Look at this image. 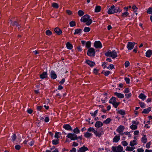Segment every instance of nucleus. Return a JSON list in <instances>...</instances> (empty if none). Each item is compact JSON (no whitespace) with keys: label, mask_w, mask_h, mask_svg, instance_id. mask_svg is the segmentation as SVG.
I'll list each match as a JSON object with an SVG mask.
<instances>
[{"label":"nucleus","mask_w":152,"mask_h":152,"mask_svg":"<svg viewBox=\"0 0 152 152\" xmlns=\"http://www.w3.org/2000/svg\"><path fill=\"white\" fill-rule=\"evenodd\" d=\"M63 128L67 130L71 131L72 129V127L69 124H64L63 125Z\"/></svg>","instance_id":"nucleus-13"},{"label":"nucleus","mask_w":152,"mask_h":152,"mask_svg":"<svg viewBox=\"0 0 152 152\" xmlns=\"http://www.w3.org/2000/svg\"><path fill=\"white\" fill-rule=\"evenodd\" d=\"M73 132L75 134H77L80 133V130L78 127H76L73 130Z\"/></svg>","instance_id":"nucleus-35"},{"label":"nucleus","mask_w":152,"mask_h":152,"mask_svg":"<svg viewBox=\"0 0 152 152\" xmlns=\"http://www.w3.org/2000/svg\"><path fill=\"white\" fill-rule=\"evenodd\" d=\"M129 15V13L127 12H123L121 15V16L123 18H126Z\"/></svg>","instance_id":"nucleus-27"},{"label":"nucleus","mask_w":152,"mask_h":152,"mask_svg":"<svg viewBox=\"0 0 152 152\" xmlns=\"http://www.w3.org/2000/svg\"><path fill=\"white\" fill-rule=\"evenodd\" d=\"M54 31L58 35H60L62 33L61 30L58 27L54 29Z\"/></svg>","instance_id":"nucleus-22"},{"label":"nucleus","mask_w":152,"mask_h":152,"mask_svg":"<svg viewBox=\"0 0 152 152\" xmlns=\"http://www.w3.org/2000/svg\"><path fill=\"white\" fill-rule=\"evenodd\" d=\"M116 98L114 96H113L110 99L109 101V102L110 104H113L114 107L116 108L119 105V103L116 102Z\"/></svg>","instance_id":"nucleus-4"},{"label":"nucleus","mask_w":152,"mask_h":152,"mask_svg":"<svg viewBox=\"0 0 152 152\" xmlns=\"http://www.w3.org/2000/svg\"><path fill=\"white\" fill-rule=\"evenodd\" d=\"M107 69H113L115 68V66L114 65L112 64H111L109 66L107 67Z\"/></svg>","instance_id":"nucleus-46"},{"label":"nucleus","mask_w":152,"mask_h":152,"mask_svg":"<svg viewBox=\"0 0 152 152\" xmlns=\"http://www.w3.org/2000/svg\"><path fill=\"white\" fill-rule=\"evenodd\" d=\"M135 45L134 42H129L128 43L127 45V48L128 50H131L132 49Z\"/></svg>","instance_id":"nucleus-10"},{"label":"nucleus","mask_w":152,"mask_h":152,"mask_svg":"<svg viewBox=\"0 0 152 152\" xmlns=\"http://www.w3.org/2000/svg\"><path fill=\"white\" fill-rule=\"evenodd\" d=\"M125 129V127L123 125H120L118 127L116 130V131L121 135L123 134V132Z\"/></svg>","instance_id":"nucleus-8"},{"label":"nucleus","mask_w":152,"mask_h":152,"mask_svg":"<svg viewBox=\"0 0 152 152\" xmlns=\"http://www.w3.org/2000/svg\"><path fill=\"white\" fill-rule=\"evenodd\" d=\"M132 123L133 124H135L134 125H137L139 124V122L136 119V120L132 121Z\"/></svg>","instance_id":"nucleus-54"},{"label":"nucleus","mask_w":152,"mask_h":152,"mask_svg":"<svg viewBox=\"0 0 152 152\" xmlns=\"http://www.w3.org/2000/svg\"><path fill=\"white\" fill-rule=\"evenodd\" d=\"M138 97L140 99L142 100H144L146 99V96L144 94L142 93H141L139 96Z\"/></svg>","instance_id":"nucleus-25"},{"label":"nucleus","mask_w":152,"mask_h":152,"mask_svg":"<svg viewBox=\"0 0 152 152\" xmlns=\"http://www.w3.org/2000/svg\"><path fill=\"white\" fill-rule=\"evenodd\" d=\"M137 141H136V140H133L130 142L129 145L132 147H133L137 145Z\"/></svg>","instance_id":"nucleus-23"},{"label":"nucleus","mask_w":152,"mask_h":152,"mask_svg":"<svg viewBox=\"0 0 152 152\" xmlns=\"http://www.w3.org/2000/svg\"><path fill=\"white\" fill-rule=\"evenodd\" d=\"M80 21L83 23H86V24L88 26L90 25L92 22V20L90 18V16L88 15H86L82 17Z\"/></svg>","instance_id":"nucleus-1"},{"label":"nucleus","mask_w":152,"mask_h":152,"mask_svg":"<svg viewBox=\"0 0 152 152\" xmlns=\"http://www.w3.org/2000/svg\"><path fill=\"white\" fill-rule=\"evenodd\" d=\"M87 64L91 67L95 65V63L94 62L91 61L89 60H87L86 61Z\"/></svg>","instance_id":"nucleus-20"},{"label":"nucleus","mask_w":152,"mask_h":152,"mask_svg":"<svg viewBox=\"0 0 152 152\" xmlns=\"http://www.w3.org/2000/svg\"><path fill=\"white\" fill-rule=\"evenodd\" d=\"M139 130H136L134 132V135L137 136L139 134Z\"/></svg>","instance_id":"nucleus-63"},{"label":"nucleus","mask_w":152,"mask_h":152,"mask_svg":"<svg viewBox=\"0 0 152 152\" xmlns=\"http://www.w3.org/2000/svg\"><path fill=\"white\" fill-rule=\"evenodd\" d=\"M103 124L100 121H97L95 124V126L96 128H100L102 126Z\"/></svg>","instance_id":"nucleus-17"},{"label":"nucleus","mask_w":152,"mask_h":152,"mask_svg":"<svg viewBox=\"0 0 152 152\" xmlns=\"http://www.w3.org/2000/svg\"><path fill=\"white\" fill-rule=\"evenodd\" d=\"M66 12L69 15H71L72 14V11H71L69 10H66Z\"/></svg>","instance_id":"nucleus-64"},{"label":"nucleus","mask_w":152,"mask_h":152,"mask_svg":"<svg viewBox=\"0 0 152 152\" xmlns=\"http://www.w3.org/2000/svg\"><path fill=\"white\" fill-rule=\"evenodd\" d=\"M152 145V142L151 141H150L148 142L146 144V148H147V149H148L150 148L151 147V145Z\"/></svg>","instance_id":"nucleus-37"},{"label":"nucleus","mask_w":152,"mask_h":152,"mask_svg":"<svg viewBox=\"0 0 152 152\" xmlns=\"http://www.w3.org/2000/svg\"><path fill=\"white\" fill-rule=\"evenodd\" d=\"M122 11V10L119 7H115V13H120Z\"/></svg>","instance_id":"nucleus-41"},{"label":"nucleus","mask_w":152,"mask_h":152,"mask_svg":"<svg viewBox=\"0 0 152 152\" xmlns=\"http://www.w3.org/2000/svg\"><path fill=\"white\" fill-rule=\"evenodd\" d=\"M69 24L71 27H74L76 25V22L73 21H70L69 23Z\"/></svg>","instance_id":"nucleus-38"},{"label":"nucleus","mask_w":152,"mask_h":152,"mask_svg":"<svg viewBox=\"0 0 152 152\" xmlns=\"http://www.w3.org/2000/svg\"><path fill=\"white\" fill-rule=\"evenodd\" d=\"M121 144L124 146H127L128 145V143L126 141H122L121 142Z\"/></svg>","instance_id":"nucleus-56"},{"label":"nucleus","mask_w":152,"mask_h":152,"mask_svg":"<svg viewBox=\"0 0 152 152\" xmlns=\"http://www.w3.org/2000/svg\"><path fill=\"white\" fill-rule=\"evenodd\" d=\"M87 54L90 57L94 56L95 54V50L92 48H89L87 51Z\"/></svg>","instance_id":"nucleus-7"},{"label":"nucleus","mask_w":152,"mask_h":152,"mask_svg":"<svg viewBox=\"0 0 152 152\" xmlns=\"http://www.w3.org/2000/svg\"><path fill=\"white\" fill-rule=\"evenodd\" d=\"M132 96V94L131 93H129L128 94H125V96L126 99H129Z\"/></svg>","instance_id":"nucleus-43"},{"label":"nucleus","mask_w":152,"mask_h":152,"mask_svg":"<svg viewBox=\"0 0 152 152\" xmlns=\"http://www.w3.org/2000/svg\"><path fill=\"white\" fill-rule=\"evenodd\" d=\"M110 72L109 71H106L104 72V75L107 76H108L110 73Z\"/></svg>","instance_id":"nucleus-62"},{"label":"nucleus","mask_w":152,"mask_h":152,"mask_svg":"<svg viewBox=\"0 0 152 152\" xmlns=\"http://www.w3.org/2000/svg\"><path fill=\"white\" fill-rule=\"evenodd\" d=\"M51 150L52 152H59L57 149L55 148L54 147L51 148Z\"/></svg>","instance_id":"nucleus-51"},{"label":"nucleus","mask_w":152,"mask_h":152,"mask_svg":"<svg viewBox=\"0 0 152 152\" xmlns=\"http://www.w3.org/2000/svg\"><path fill=\"white\" fill-rule=\"evenodd\" d=\"M88 150V148L84 145L78 150L77 152H85Z\"/></svg>","instance_id":"nucleus-12"},{"label":"nucleus","mask_w":152,"mask_h":152,"mask_svg":"<svg viewBox=\"0 0 152 152\" xmlns=\"http://www.w3.org/2000/svg\"><path fill=\"white\" fill-rule=\"evenodd\" d=\"M52 6L54 8H58V4L56 3H53L52 4Z\"/></svg>","instance_id":"nucleus-45"},{"label":"nucleus","mask_w":152,"mask_h":152,"mask_svg":"<svg viewBox=\"0 0 152 152\" xmlns=\"http://www.w3.org/2000/svg\"><path fill=\"white\" fill-rule=\"evenodd\" d=\"M50 76L51 78L53 79H55L57 77L56 74L53 70L51 71L50 73Z\"/></svg>","instance_id":"nucleus-15"},{"label":"nucleus","mask_w":152,"mask_h":152,"mask_svg":"<svg viewBox=\"0 0 152 152\" xmlns=\"http://www.w3.org/2000/svg\"><path fill=\"white\" fill-rule=\"evenodd\" d=\"M137 152H144V150L143 148H138L137 150Z\"/></svg>","instance_id":"nucleus-59"},{"label":"nucleus","mask_w":152,"mask_h":152,"mask_svg":"<svg viewBox=\"0 0 152 152\" xmlns=\"http://www.w3.org/2000/svg\"><path fill=\"white\" fill-rule=\"evenodd\" d=\"M130 63L128 61H126L124 63V65L126 68L129 65Z\"/></svg>","instance_id":"nucleus-57"},{"label":"nucleus","mask_w":152,"mask_h":152,"mask_svg":"<svg viewBox=\"0 0 152 152\" xmlns=\"http://www.w3.org/2000/svg\"><path fill=\"white\" fill-rule=\"evenodd\" d=\"M112 150L113 152H121L123 150V147L121 145L117 147L113 146Z\"/></svg>","instance_id":"nucleus-6"},{"label":"nucleus","mask_w":152,"mask_h":152,"mask_svg":"<svg viewBox=\"0 0 152 152\" xmlns=\"http://www.w3.org/2000/svg\"><path fill=\"white\" fill-rule=\"evenodd\" d=\"M152 55V51L150 50H148L145 53V56L148 58H150Z\"/></svg>","instance_id":"nucleus-21"},{"label":"nucleus","mask_w":152,"mask_h":152,"mask_svg":"<svg viewBox=\"0 0 152 152\" xmlns=\"http://www.w3.org/2000/svg\"><path fill=\"white\" fill-rule=\"evenodd\" d=\"M140 105L142 108H144L145 107V104L144 102H140Z\"/></svg>","instance_id":"nucleus-60"},{"label":"nucleus","mask_w":152,"mask_h":152,"mask_svg":"<svg viewBox=\"0 0 152 152\" xmlns=\"http://www.w3.org/2000/svg\"><path fill=\"white\" fill-rule=\"evenodd\" d=\"M129 89L128 88H125L124 91V93L125 94L129 93Z\"/></svg>","instance_id":"nucleus-58"},{"label":"nucleus","mask_w":152,"mask_h":152,"mask_svg":"<svg viewBox=\"0 0 152 152\" xmlns=\"http://www.w3.org/2000/svg\"><path fill=\"white\" fill-rule=\"evenodd\" d=\"M40 78L42 79H44L48 77V74L47 72H43L40 75Z\"/></svg>","instance_id":"nucleus-19"},{"label":"nucleus","mask_w":152,"mask_h":152,"mask_svg":"<svg viewBox=\"0 0 152 152\" xmlns=\"http://www.w3.org/2000/svg\"><path fill=\"white\" fill-rule=\"evenodd\" d=\"M117 53L115 50H113L112 51L109 50L107 52L105 53V55L107 56L110 57L113 59L117 57Z\"/></svg>","instance_id":"nucleus-2"},{"label":"nucleus","mask_w":152,"mask_h":152,"mask_svg":"<svg viewBox=\"0 0 152 152\" xmlns=\"http://www.w3.org/2000/svg\"><path fill=\"white\" fill-rule=\"evenodd\" d=\"M104 134V128L101 127L96 130L94 132V134L96 137H100Z\"/></svg>","instance_id":"nucleus-3"},{"label":"nucleus","mask_w":152,"mask_h":152,"mask_svg":"<svg viewBox=\"0 0 152 152\" xmlns=\"http://www.w3.org/2000/svg\"><path fill=\"white\" fill-rule=\"evenodd\" d=\"M151 110V108L150 107H149L147 109H144L142 111V113H143L147 114Z\"/></svg>","instance_id":"nucleus-29"},{"label":"nucleus","mask_w":152,"mask_h":152,"mask_svg":"<svg viewBox=\"0 0 152 152\" xmlns=\"http://www.w3.org/2000/svg\"><path fill=\"white\" fill-rule=\"evenodd\" d=\"M120 135H115L113 139V142H118L120 140Z\"/></svg>","instance_id":"nucleus-14"},{"label":"nucleus","mask_w":152,"mask_h":152,"mask_svg":"<svg viewBox=\"0 0 152 152\" xmlns=\"http://www.w3.org/2000/svg\"><path fill=\"white\" fill-rule=\"evenodd\" d=\"M93 136V134L88 132H86L84 133V136L87 138H89Z\"/></svg>","instance_id":"nucleus-24"},{"label":"nucleus","mask_w":152,"mask_h":152,"mask_svg":"<svg viewBox=\"0 0 152 152\" xmlns=\"http://www.w3.org/2000/svg\"><path fill=\"white\" fill-rule=\"evenodd\" d=\"M98 112V110H96L94 112V113H90V114H91V115L92 116H93L94 117L97 114Z\"/></svg>","instance_id":"nucleus-48"},{"label":"nucleus","mask_w":152,"mask_h":152,"mask_svg":"<svg viewBox=\"0 0 152 152\" xmlns=\"http://www.w3.org/2000/svg\"><path fill=\"white\" fill-rule=\"evenodd\" d=\"M45 33L48 36L51 35L52 34L51 31L49 30L46 31Z\"/></svg>","instance_id":"nucleus-49"},{"label":"nucleus","mask_w":152,"mask_h":152,"mask_svg":"<svg viewBox=\"0 0 152 152\" xmlns=\"http://www.w3.org/2000/svg\"><path fill=\"white\" fill-rule=\"evenodd\" d=\"M11 138H12V140L13 141H14L16 140V135L15 134H13L12 135V136Z\"/></svg>","instance_id":"nucleus-61"},{"label":"nucleus","mask_w":152,"mask_h":152,"mask_svg":"<svg viewBox=\"0 0 152 152\" xmlns=\"http://www.w3.org/2000/svg\"><path fill=\"white\" fill-rule=\"evenodd\" d=\"M115 13V7L114 5H113L109 9L107 13L109 14H111Z\"/></svg>","instance_id":"nucleus-11"},{"label":"nucleus","mask_w":152,"mask_h":152,"mask_svg":"<svg viewBox=\"0 0 152 152\" xmlns=\"http://www.w3.org/2000/svg\"><path fill=\"white\" fill-rule=\"evenodd\" d=\"M96 130L94 128L90 127L88 128V131L89 132H93L94 134Z\"/></svg>","instance_id":"nucleus-39"},{"label":"nucleus","mask_w":152,"mask_h":152,"mask_svg":"<svg viewBox=\"0 0 152 152\" xmlns=\"http://www.w3.org/2000/svg\"><path fill=\"white\" fill-rule=\"evenodd\" d=\"M114 95L118 98L120 99L124 98V96L123 94L117 92H115L114 93Z\"/></svg>","instance_id":"nucleus-18"},{"label":"nucleus","mask_w":152,"mask_h":152,"mask_svg":"<svg viewBox=\"0 0 152 152\" xmlns=\"http://www.w3.org/2000/svg\"><path fill=\"white\" fill-rule=\"evenodd\" d=\"M86 47L87 48H90L91 46V43L90 41L87 42L86 43Z\"/></svg>","instance_id":"nucleus-40"},{"label":"nucleus","mask_w":152,"mask_h":152,"mask_svg":"<svg viewBox=\"0 0 152 152\" xmlns=\"http://www.w3.org/2000/svg\"><path fill=\"white\" fill-rule=\"evenodd\" d=\"M124 80L127 84H129L130 82V79L129 78L127 77H125Z\"/></svg>","instance_id":"nucleus-55"},{"label":"nucleus","mask_w":152,"mask_h":152,"mask_svg":"<svg viewBox=\"0 0 152 152\" xmlns=\"http://www.w3.org/2000/svg\"><path fill=\"white\" fill-rule=\"evenodd\" d=\"M102 66L103 67L104 69L107 67V63L106 62H102Z\"/></svg>","instance_id":"nucleus-50"},{"label":"nucleus","mask_w":152,"mask_h":152,"mask_svg":"<svg viewBox=\"0 0 152 152\" xmlns=\"http://www.w3.org/2000/svg\"><path fill=\"white\" fill-rule=\"evenodd\" d=\"M130 128L132 130H135L137 129V126L136 125L133 124L130 126Z\"/></svg>","instance_id":"nucleus-34"},{"label":"nucleus","mask_w":152,"mask_h":152,"mask_svg":"<svg viewBox=\"0 0 152 152\" xmlns=\"http://www.w3.org/2000/svg\"><path fill=\"white\" fill-rule=\"evenodd\" d=\"M141 142L144 144L146 143L147 141V139L146 135H143V136L141 139Z\"/></svg>","instance_id":"nucleus-16"},{"label":"nucleus","mask_w":152,"mask_h":152,"mask_svg":"<svg viewBox=\"0 0 152 152\" xmlns=\"http://www.w3.org/2000/svg\"><path fill=\"white\" fill-rule=\"evenodd\" d=\"M52 143L53 145H56L59 143V140L58 139L53 140L52 141Z\"/></svg>","instance_id":"nucleus-36"},{"label":"nucleus","mask_w":152,"mask_h":152,"mask_svg":"<svg viewBox=\"0 0 152 152\" xmlns=\"http://www.w3.org/2000/svg\"><path fill=\"white\" fill-rule=\"evenodd\" d=\"M78 14L80 16H82L84 15V13L82 10H79L78 12Z\"/></svg>","instance_id":"nucleus-44"},{"label":"nucleus","mask_w":152,"mask_h":152,"mask_svg":"<svg viewBox=\"0 0 152 152\" xmlns=\"http://www.w3.org/2000/svg\"><path fill=\"white\" fill-rule=\"evenodd\" d=\"M134 148L132 147L127 146L126 149V151H132L133 150Z\"/></svg>","instance_id":"nucleus-42"},{"label":"nucleus","mask_w":152,"mask_h":152,"mask_svg":"<svg viewBox=\"0 0 152 152\" xmlns=\"http://www.w3.org/2000/svg\"><path fill=\"white\" fill-rule=\"evenodd\" d=\"M82 30L81 29L78 28L75 30V32L74 33V35L80 33H81Z\"/></svg>","instance_id":"nucleus-33"},{"label":"nucleus","mask_w":152,"mask_h":152,"mask_svg":"<svg viewBox=\"0 0 152 152\" xmlns=\"http://www.w3.org/2000/svg\"><path fill=\"white\" fill-rule=\"evenodd\" d=\"M61 133L59 132H56L55 133L54 137L55 138L58 139L59 138H60L61 136Z\"/></svg>","instance_id":"nucleus-28"},{"label":"nucleus","mask_w":152,"mask_h":152,"mask_svg":"<svg viewBox=\"0 0 152 152\" xmlns=\"http://www.w3.org/2000/svg\"><path fill=\"white\" fill-rule=\"evenodd\" d=\"M147 12L148 14H152V8L150 7L147 11Z\"/></svg>","instance_id":"nucleus-53"},{"label":"nucleus","mask_w":152,"mask_h":152,"mask_svg":"<svg viewBox=\"0 0 152 152\" xmlns=\"http://www.w3.org/2000/svg\"><path fill=\"white\" fill-rule=\"evenodd\" d=\"M66 47L68 49L71 50L73 48V46L71 44L68 42L66 43Z\"/></svg>","instance_id":"nucleus-26"},{"label":"nucleus","mask_w":152,"mask_h":152,"mask_svg":"<svg viewBox=\"0 0 152 152\" xmlns=\"http://www.w3.org/2000/svg\"><path fill=\"white\" fill-rule=\"evenodd\" d=\"M124 134L125 135H128L129 137H132V134H130V132H125L123 134Z\"/></svg>","instance_id":"nucleus-52"},{"label":"nucleus","mask_w":152,"mask_h":152,"mask_svg":"<svg viewBox=\"0 0 152 152\" xmlns=\"http://www.w3.org/2000/svg\"><path fill=\"white\" fill-rule=\"evenodd\" d=\"M112 121V119L110 118H107L106 120L103 121V123L105 124H109Z\"/></svg>","instance_id":"nucleus-32"},{"label":"nucleus","mask_w":152,"mask_h":152,"mask_svg":"<svg viewBox=\"0 0 152 152\" xmlns=\"http://www.w3.org/2000/svg\"><path fill=\"white\" fill-rule=\"evenodd\" d=\"M118 114L122 115H124L126 114L125 111L123 110H119L118 111Z\"/></svg>","instance_id":"nucleus-30"},{"label":"nucleus","mask_w":152,"mask_h":152,"mask_svg":"<svg viewBox=\"0 0 152 152\" xmlns=\"http://www.w3.org/2000/svg\"><path fill=\"white\" fill-rule=\"evenodd\" d=\"M101 10V7L99 6H96L95 9V12H99Z\"/></svg>","instance_id":"nucleus-31"},{"label":"nucleus","mask_w":152,"mask_h":152,"mask_svg":"<svg viewBox=\"0 0 152 152\" xmlns=\"http://www.w3.org/2000/svg\"><path fill=\"white\" fill-rule=\"evenodd\" d=\"M90 28L88 27H86L84 28L83 31L85 32H89L90 31Z\"/></svg>","instance_id":"nucleus-47"},{"label":"nucleus","mask_w":152,"mask_h":152,"mask_svg":"<svg viewBox=\"0 0 152 152\" xmlns=\"http://www.w3.org/2000/svg\"><path fill=\"white\" fill-rule=\"evenodd\" d=\"M66 137L70 139L71 140H75L78 139L77 135L74 133H69Z\"/></svg>","instance_id":"nucleus-5"},{"label":"nucleus","mask_w":152,"mask_h":152,"mask_svg":"<svg viewBox=\"0 0 152 152\" xmlns=\"http://www.w3.org/2000/svg\"><path fill=\"white\" fill-rule=\"evenodd\" d=\"M94 46L96 48H102V45L99 41H95L94 43Z\"/></svg>","instance_id":"nucleus-9"}]
</instances>
